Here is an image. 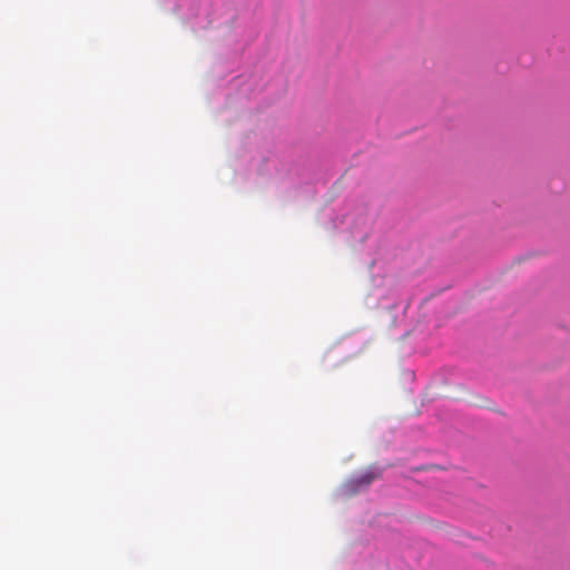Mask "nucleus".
Segmentation results:
<instances>
[{"label": "nucleus", "mask_w": 570, "mask_h": 570, "mask_svg": "<svg viewBox=\"0 0 570 570\" xmlns=\"http://www.w3.org/2000/svg\"><path fill=\"white\" fill-rule=\"evenodd\" d=\"M381 476V470L375 468H370L365 472H363L361 475L350 480L345 484V491L348 494H354L357 491H360L363 488L368 487L374 480L379 479Z\"/></svg>", "instance_id": "nucleus-1"}]
</instances>
